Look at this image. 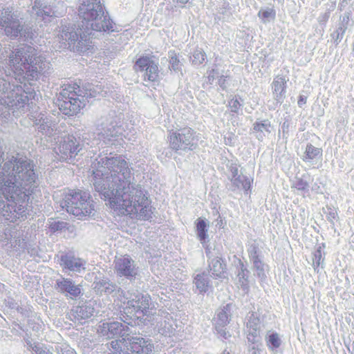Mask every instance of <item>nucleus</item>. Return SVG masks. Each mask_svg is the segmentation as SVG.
<instances>
[{
  "instance_id": "nucleus-48",
  "label": "nucleus",
  "mask_w": 354,
  "mask_h": 354,
  "mask_svg": "<svg viewBox=\"0 0 354 354\" xmlns=\"http://www.w3.org/2000/svg\"><path fill=\"white\" fill-rule=\"evenodd\" d=\"M327 220L334 225V221L339 219L338 214L335 208L326 206V210L324 211Z\"/></svg>"
},
{
  "instance_id": "nucleus-1",
  "label": "nucleus",
  "mask_w": 354,
  "mask_h": 354,
  "mask_svg": "<svg viewBox=\"0 0 354 354\" xmlns=\"http://www.w3.org/2000/svg\"><path fill=\"white\" fill-rule=\"evenodd\" d=\"M92 174L91 184L94 196H99L109 208L122 214H136L140 220L152 218L151 201L140 185L131 183L129 163L121 156L112 153H91Z\"/></svg>"
},
{
  "instance_id": "nucleus-25",
  "label": "nucleus",
  "mask_w": 354,
  "mask_h": 354,
  "mask_svg": "<svg viewBox=\"0 0 354 354\" xmlns=\"http://www.w3.org/2000/svg\"><path fill=\"white\" fill-rule=\"evenodd\" d=\"M287 79L285 76L277 75L273 80L272 83L273 88V96L277 104L281 105L286 98Z\"/></svg>"
},
{
  "instance_id": "nucleus-12",
  "label": "nucleus",
  "mask_w": 354,
  "mask_h": 354,
  "mask_svg": "<svg viewBox=\"0 0 354 354\" xmlns=\"http://www.w3.org/2000/svg\"><path fill=\"white\" fill-rule=\"evenodd\" d=\"M80 95L77 90L71 86L62 89L56 102L61 113L67 116L77 115L85 106L84 99Z\"/></svg>"
},
{
  "instance_id": "nucleus-53",
  "label": "nucleus",
  "mask_w": 354,
  "mask_h": 354,
  "mask_svg": "<svg viewBox=\"0 0 354 354\" xmlns=\"http://www.w3.org/2000/svg\"><path fill=\"white\" fill-rule=\"evenodd\" d=\"M227 167L228 168L229 171L231 173V176H229L228 178H234L237 176H239V169L236 162H229L227 164Z\"/></svg>"
},
{
  "instance_id": "nucleus-11",
  "label": "nucleus",
  "mask_w": 354,
  "mask_h": 354,
  "mask_svg": "<svg viewBox=\"0 0 354 354\" xmlns=\"http://www.w3.org/2000/svg\"><path fill=\"white\" fill-rule=\"evenodd\" d=\"M99 136L106 145H114V142L122 135V122L121 113L117 114L115 111H111L102 118L99 124Z\"/></svg>"
},
{
  "instance_id": "nucleus-7",
  "label": "nucleus",
  "mask_w": 354,
  "mask_h": 354,
  "mask_svg": "<svg viewBox=\"0 0 354 354\" xmlns=\"http://www.w3.org/2000/svg\"><path fill=\"white\" fill-rule=\"evenodd\" d=\"M127 301L123 302L120 319L128 325H135L141 316L147 315L151 304V297L138 291L131 293Z\"/></svg>"
},
{
  "instance_id": "nucleus-32",
  "label": "nucleus",
  "mask_w": 354,
  "mask_h": 354,
  "mask_svg": "<svg viewBox=\"0 0 354 354\" xmlns=\"http://www.w3.org/2000/svg\"><path fill=\"white\" fill-rule=\"evenodd\" d=\"M310 178V175L308 173H304L301 176H296L292 183L291 187L303 194L307 193L310 190L309 182Z\"/></svg>"
},
{
  "instance_id": "nucleus-35",
  "label": "nucleus",
  "mask_w": 354,
  "mask_h": 354,
  "mask_svg": "<svg viewBox=\"0 0 354 354\" xmlns=\"http://www.w3.org/2000/svg\"><path fill=\"white\" fill-rule=\"evenodd\" d=\"M322 154L323 150L322 148L316 147L311 143H308L306 145L302 160L304 162H310L315 160H319L322 158Z\"/></svg>"
},
{
  "instance_id": "nucleus-41",
  "label": "nucleus",
  "mask_w": 354,
  "mask_h": 354,
  "mask_svg": "<svg viewBox=\"0 0 354 354\" xmlns=\"http://www.w3.org/2000/svg\"><path fill=\"white\" fill-rule=\"evenodd\" d=\"M257 16L261 22L266 24L276 17V10L273 8H261L257 13Z\"/></svg>"
},
{
  "instance_id": "nucleus-36",
  "label": "nucleus",
  "mask_w": 354,
  "mask_h": 354,
  "mask_svg": "<svg viewBox=\"0 0 354 354\" xmlns=\"http://www.w3.org/2000/svg\"><path fill=\"white\" fill-rule=\"evenodd\" d=\"M246 328H260L262 329L263 324L260 318V313L257 311L250 310L246 316Z\"/></svg>"
},
{
  "instance_id": "nucleus-13",
  "label": "nucleus",
  "mask_w": 354,
  "mask_h": 354,
  "mask_svg": "<svg viewBox=\"0 0 354 354\" xmlns=\"http://www.w3.org/2000/svg\"><path fill=\"white\" fill-rule=\"evenodd\" d=\"M133 68L136 73H144L145 81L155 82L158 80V58L152 53L140 55L135 61Z\"/></svg>"
},
{
  "instance_id": "nucleus-18",
  "label": "nucleus",
  "mask_w": 354,
  "mask_h": 354,
  "mask_svg": "<svg viewBox=\"0 0 354 354\" xmlns=\"http://www.w3.org/2000/svg\"><path fill=\"white\" fill-rule=\"evenodd\" d=\"M154 344L152 339L142 337L128 339L124 350L120 354H153Z\"/></svg>"
},
{
  "instance_id": "nucleus-57",
  "label": "nucleus",
  "mask_w": 354,
  "mask_h": 354,
  "mask_svg": "<svg viewBox=\"0 0 354 354\" xmlns=\"http://www.w3.org/2000/svg\"><path fill=\"white\" fill-rule=\"evenodd\" d=\"M330 10H328V11L325 12L324 13L320 14L319 16L317 18V20L320 25L325 26L326 22L328 21L329 17H330Z\"/></svg>"
},
{
  "instance_id": "nucleus-47",
  "label": "nucleus",
  "mask_w": 354,
  "mask_h": 354,
  "mask_svg": "<svg viewBox=\"0 0 354 354\" xmlns=\"http://www.w3.org/2000/svg\"><path fill=\"white\" fill-rule=\"evenodd\" d=\"M346 31L345 28L337 26L336 30L330 34L331 40L336 46L342 40Z\"/></svg>"
},
{
  "instance_id": "nucleus-9",
  "label": "nucleus",
  "mask_w": 354,
  "mask_h": 354,
  "mask_svg": "<svg viewBox=\"0 0 354 354\" xmlns=\"http://www.w3.org/2000/svg\"><path fill=\"white\" fill-rule=\"evenodd\" d=\"M60 160L74 164L78 156H82L87 151L85 142L80 133L68 134L62 138L58 146Z\"/></svg>"
},
{
  "instance_id": "nucleus-44",
  "label": "nucleus",
  "mask_w": 354,
  "mask_h": 354,
  "mask_svg": "<svg viewBox=\"0 0 354 354\" xmlns=\"http://www.w3.org/2000/svg\"><path fill=\"white\" fill-rule=\"evenodd\" d=\"M262 329L260 328H247V340L248 343L259 344L261 345V333Z\"/></svg>"
},
{
  "instance_id": "nucleus-51",
  "label": "nucleus",
  "mask_w": 354,
  "mask_h": 354,
  "mask_svg": "<svg viewBox=\"0 0 354 354\" xmlns=\"http://www.w3.org/2000/svg\"><path fill=\"white\" fill-rule=\"evenodd\" d=\"M350 22V13L348 12H344V14L340 17V22L338 24L339 26L348 29Z\"/></svg>"
},
{
  "instance_id": "nucleus-62",
  "label": "nucleus",
  "mask_w": 354,
  "mask_h": 354,
  "mask_svg": "<svg viewBox=\"0 0 354 354\" xmlns=\"http://www.w3.org/2000/svg\"><path fill=\"white\" fill-rule=\"evenodd\" d=\"M61 352H62V354H77L75 351L71 348H62Z\"/></svg>"
},
{
  "instance_id": "nucleus-63",
  "label": "nucleus",
  "mask_w": 354,
  "mask_h": 354,
  "mask_svg": "<svg viewBox=\"0 0 354 354\" xmlns=\"http://www.w3.org/2000/svg\"><path fill=\"white\" fill-rule=\"evenodd\" d=\"M218 214H219L218 212H217ZM218 218L220 219H216V226H218V227L221 228V227H223L224 226V223H223V219L221 218V215L218 214Z\"/></svg>"
},
{
  "instance_id": "nucleus-40",
  "label": "nucleus",
  "mask_w": 354,
  "mask_h": 354,
  "mask_svg": "<svg viewBox=\"0 0 354 354\" xmlns=\"http://www.w3.org/2000/svg\"><path fill=\"white\" fill-rule=\"evenodd\" d=\"M207 59V55L202 48H196L194 49L192 55L189 57V61L194 66H198L202 64Z\"/></svg>"
},
{
  "instance_id": "nucleus-49",
  "label": "nucleus",
  "mask_w": 354,
  "mask_h": 354,
  "mask_svg": "<svg viewBox=\"0 0 354 354\" xmlns=\"http://www.w3.org/2000/svg\"><path fill=\"white\" fill-rule=\"evenodd\" d=\"M226 326H227L214 325L216 333L225 339H227L228 337H231L229 331L226 330Z\"/></svg>"
},
{
  "instance_id": "nucleus-2",
  "label": "nucleus",
  "mask_w": 354,
  "mask_h": 354,
  "mask_svg": "<svg viewBox=\"0 0 354 354\" xmlns=\"http://www.w3.org/2000/svg\"><path fill=\"white\" fill-rule=\"evenodd\" d=\"M32 160L19 153L6 160L0 171V191L6 202L0 201V209L26 214L30 201L37 196L38 174Z\"/></svg>"
},
{
  "instance_id": "nucleus-46",
  "label": "nucleus",
  "mask_w": 354,
  "mask_h": 354,
  "mask_svg": "<svg viewBox=\"0 0 354 354\" xmlns=\"http://www.w3.org/2000/svg\"><path fill=\"white\" fill-rule=\"evenodd\" d=\"M325 248V243H322L318 245L315 250L313 253V265L314 266L319 267L321 266L324 261V258L322 257V248Z\"/></svg>"
},
{
  "instance_id": "nucleus-39",
  "label": "nucleus",
  "mask_w": 354,
  "mask_h": 354,
  "mask_svg": "<svg viewBox=\"0 0 354 354\" xmlns=\"http://www.w3.org/2000/svg\"><path fill=\"white\" fill-rule=\"evenodd\" d=\"M247 252L250 261L259 258H264L260 245L256 240L249 243Z\"/></svg>"
},
{
  "instance_id": "nucleus-56",
  "label": "nucleus",
  "mask_w": 354,
  "mask_h": 354,
  "mask_svg": "<svg viewBox=\"0 0 354 354\" xmlns=\"http://www.w3.org/2000/svg\"><path fill=\"white\" fill-rule=\"evenodd\" d=\"M228 76L221 75L218 77V84L219 85L222 91H227V78Z\"/></svg>"
},
{
  "instance_id": "nucleus-5",
  "label": "nucleus",
  "mask_w": 354,
  "mask_h": 354,
  "mask_svg": "<svg viewBox=\"0 0 354 354\" xmlns=\"http://www.w3.org/2000/svg\"><path fill=\"white\" fill-rule=\"evenodd\" d=\"M0 28L11 40L18 39L32 44L36 38L32 25L24 21L20 12L11 6L0 9Z\"/></svg>"
},
{
  "instance_id": "nucleus-52",
  "label": "nucleus",
  "mask_w": 354,
  "mask_h": 354,
  "mask_svg": "<svg viewBox=\"0 0 354 354\" xmlns=\"http://www.w3.org/2000/svg\"><path fill=\"white\" fill-rule=\"evenodd\" d=\"M220 13L223 15L230 16L232 15V7L229 2L224 1L221 7L220 8Z\"/></svg>"
},
{
  "instance_id": "nucleus-14",
  "label": "nucleus",
  "mask_w": 354,
  "mask_h": 354,
  "mask_svg": "<svg viewBox=\"0 0 354 354\" xmlns=\"http://www.w3.org/2000/svg\"><path fill=\"white\" fill-rule=\"evenodd\" d=\"M86 279H93V289L99 296L121 295L124 292L120 286L100 271L88 274Z\"/></svg>"
},
{
  "instance_id": "nucleus-34",
  "label": "nucleus",
  "mask_w": 354,
  "mask_h": 354,
  "mask_svg": "<svg viewBox=\"0 0 354 354\" xmlns=\"http://www.w3.org/2000/svg\"><path fill=\"white\" fill-rule=\"evenodd\" d=\"M169 69L175 73H180L183 76V63L179 59V54L175 50H170L168 51Z\"/></svg>"
},
{
  "instance_id": "nucleus-23",
  "label": "nucleus",
  "mask_w": 354,
  "mask_h": 354,
  "mask_svg": "<svg viewBox=\"0 0 354 354\" xmlns=\"http://www.w3.org/2000/svg\"><path fill=\"white\" fill-rule=\"evenodd\" d=\"M194 225L196 238L205 248L209 241L208 234L209 221L206 218L200 216L195 220Z\"/></svg>"
},
{
  "instance_id": "nucleus-21",
  "label": "nucleus",
  "mask_w": 354,
  "mask_h": 354,
  "mask_svg": "<svg viewBox=\"0 0 354 354\" xmlns=\"http://www.w3.org/2000/svg\"><path fill=\"white\" fill-rule=\"evenodd\" d=\"M59 263L63 270H67L80 273L82 270L85 269V261L71 253L62 254L59 258Z\"/></svg>"
},
{
  "instance_id": "nucleus-64",
  "label": "nucleus",
  "mask_w": 354,
  "mask_h": 354,
  "mask_svg": "<svg viewBox=\"0 0 354 354\" xmlns=\"http://www.w3.org/2000/svg\"><path fill=\"white\" fill-rule=\"evenodd\" d=\"M350 243L351 244V248L354 251V234H352L349 239Z\"/></svg>"
},
{
  "instance_id": "nucleus-4",
  "label": "nucleus",
  "mask_w": 354,
  "mask_h": 354,
  "mask_svg": "<svg viewBox=\"0 0 354 354\" xmlns=\"http://www.w3.org/2000/svg\"><path fill=\"white\" fill-rule=\"evenodd\" d=\"M8 57L7 64L15 75L24 79L46 82L53 71L50 62L31 45L20 44Z\"/></svg>"
},
{
  "instance_id": "nucleus-3",
  "label": "nucleus",
  "mask_w": 354,
  "mask_h": 354,
  "mask_svg": "<svg viewBox=\"0 0 354 354\" xmlns=\"http://www.w3.org/2000/svg\"><path fill=\"white\" fill-rule=\"evenodd\" d=\"M78 16L81 19L75 24L62 25L59 34L62 42L71 51L79 54L91 52V38L95 33L110 34L119 30L111 19L101 0H80Z\"/></svg>"
},
{
  "instance_id": "nucleus-6",
  "label": "nucleus",
  "mask_w": 354,
  "mask_h": 354,
  "mask_svg": "<svg viewBox=\"0 0 354 354\" xmlns=\"http://www.w3.org/2000/svg\"><path fill=\"white\" fill-rule=\"evenodd\" d=\"M170 150L163 151L166 157H171L172 151L182 156L198 147V138L196 131L189 127L171 129L167 136Z\"/></svg>"
},
{
  "instance_id": "nucleus-20",
  "label": "nucleus",
  "mask_w": 354,
  "mask_h": 354,
  "mask_svg": "<svg viewBox=\"0 0 354 354\" xmlns=\"http://www.w3.org/2000/svg\"><path fill=\"white\" fill-rule=\"evenodd\" d=\"M55 290L71 299H76L83 295L82 286L81 284H76L75 281L70 278L61 277L55 281Z\"/></svg>"
},
{
  "instance_id": "nucleus-26",
  "label": "nucleus",
  "mask_w": 354,
  "mask_h": 354,
  "mask_svg": "<svg viewBox=\"0 0 354 354\" xmlns=\"http://www.w3.org/2000/svg\"><path fill=\"white\" fill-rule=\"evenodd\" d=\"M210 274L207 270H203L201 272L193 276V283L196 287V292L204 295L212 287Z\"/></svg>"
},
{
  "instance_id": "nucleus-54",
  "label": "nucleus",
  "mask_w": 354,
  "mask_h": 354,
  "mask_svg": "<svg viewBox=\"0 0 354 354\" xmlns=\"http://www.w3.org/2000/svg\"><path fill=\"white\" fill-rule=\"evenodd\" d=\"M259 344L248 343L247 346V354H260L261 349L259 346Z\"/></svg>"
},
{
  "instance_id": "nucleus-42",
  "label": "nucleus",
  "mask_w": 354,
  "mask_h": 354,
  "mask_svg": "<svg viewBox=\"0 0 354 354\" xmlns=\"http://www.w3.org/2000/svg\"><path fill=\"white\" fill-rule=\"evenodd\" d=\"M14 95V98L12 100L13 105L17 106L18 109L23 108L25 105L28 104L30 100L29 98L27 95L20 91L19 87H17Z\"/></svg>"
},
{
  "instance_id": "nucleus-28",
  "label": "nucleus",
  "mask_w": 354,
  "mask_h": 354,
  "mask_svg": "<svg viewBox=\"0 0 354 354\" xmlns=\"http://www.w3.org/2000/svg\"><path fill=\"white\" fill-rule=\"evenodd\" d=\"M271 126V122L268 119L263 120H257L253 123L252 127L250 129V133L254 134L259 141L262 142L266 137V133L268 134L271 133L270 129Z\"/></svg>"
},
{
  "instance_id": "nucleus-50",
  "label": "nucleus",
  "mask_w": 354,
  "mask_h": 354,
  "mask_svg": "<svg viewBox=\"0 0 354 354\" xmlns=\"http://www.w3.org/2000/svg\"><path fill=\"white\" fill-rule=\"evenodd\" d=\"M31 351L36 354H50V351L43 344L35 343V345L30 349Z\"/></svg>"
},
{
  "instance_id": "nucleus-27",
  "label": "nucleus",
  "mask_w": 354,
  "mask_h": 354,
  "mask_svg": "<svg viewBox=\"0 0 354 354\" xmlns=\"http://www.w3.org/2000/svg\"><path fill=\"white\" fill-rule=\"evenodd\" d=\"M94 311V307L91 304L86 302L82 306H77L71 309V315L75 320L82 324L83 320L89 319L93 315Z\"/></svg>"
},
{
  "instance_id": "nucleus-8",
  "label": "nucleus",
  "mask_w": 354,
  "mask_h": 354,
  "mask_svg": "<svg viewBox=\"0 0 354 354\" xmlns=\"http://www.w3.org/2000/svg\"><path fill=\"white\" fill-rule=\"evenodd\" d=\"M60 205L68 213L76 216L93 217L96 212L90 193L81 190L66 194Z\"/></svg>"
},
{
  "instance_id": "nucleus-22",
  "label": "nucleus",
  "mask_w": 354,
  "mask_h": 354,
  "mask_svg": "<svg viewBox=\"0 0 354 354\" xmlns=\"http://www.w3.org/2000/svg\"><path fill=\"white\" fill-rule=\"evenodd\" d=\"M230 183L226 185L227 189L234 193L241 194L243 191L245 194H248L251 189V183L253 180L246 176L239 175L234 178H228Z\"/></svg>"
},
{
  "instance_id": "nucleus-30",
  "label": "nucleus",
  "mask_w": 354,
  "mask_h": 354,
  "mask_svg": "<svg viewBox=\"0 0 354 354\" xmlns=\"http://www.w3.org/2000/svg\"><path fill=\"white\" fill-rule=\"evenodd\" d=\"M238 266L237 277L241 288L243 291L248 292L250 289L249 277L250 272L240 259H238Z\"/></svg>"
},
{
  "instance_id": "nucleus-16",
  "label": "nucleus",
  "mask_w": 354,
  "mask_h": 354,
  "mask_svg": "<svg viewBox=\"0 0 354 354\" xmlns=\"http://www.w3.org/2000/svg\"><path fill=\"white\" fill-rule=\"evenodd\" d=\"M27 5H32L31 15L35 17L36 21L44 22V24L50 23L52 19L59 17V13L53 7L49 5L46 0H23Z\"/></svg>"
},
{
  "instance_id": "nucleus-31",
  "label": "nucleus",
  "mask_w": 354,
  "mask_h": 354,
  "mask_svg": "<svg viewBox=\"0 0 354 354\" xmlns=\"http://www.w3.org/2000/svg\"><path fill=\"white\" fill-rule=\"evenodd\" d=\"M266 344L270 351L277 352L282 344L279 334L274 330H268L265 335Z\"/></svg>"
},
{
  "instance_id": "nucleus-24",
  "label": "nucleus",
  "mask_w": 354,
  "mask_h": 354,
  "mask_svg": "<svg viewBox=\"0 0 354 354\" xmlns=\"http://www.w3.org/2000/svg\"><path fill=\"white\" fill-rule=\"evenodd\" d=\"M16 79H18L20 84L17 85L19 90L22 93H24L28 96L29 100H38L37 92L39 93V86L37 84L39 80H30L28 79H24L20 75H16Z\"/></svg>"
},
{
  "instance_id": "nucleus-55",
  "label": "nucleus",
  "mask_w": 354,
  "mask_h": 354,
  "mask_svg": "<svg viewBox=\"0 0 354 354\" xmlns=\"http://www.w3.org/2000/svg\"><path fill=\"white\" fill-rule=\"evenodd\" d=\"M236 137L233 133H228L227 136L224 137V143L226 145L234 147L235 145Z\"/></svg>"
},
{
  "instance_id": "nucleus-17",
  "label": "nucleus",
  "mask_w": 354,
  "mask_h": 354,
  "mask_svg": "<svg viewBox=\"0 0 354 354\" xmlns=\"http://www.w3.org/2000/svg\"><path fill=\"white\" fill-rule=\"evenodd\" d=\"M114 264L115 272L118 277H123L130 281H134L139 276V268L136 262L128 254L116 257Z\"/></svg>"
},
{
  "instance_id": "nucleus-43",
  "label": "nucleus",
  "mask_w": 354,
  "mask_h": 354,
  "mask_svg": "<svg viewBox=\"0 0 354 354\" xmlns=\"http://www.w3.org/2000/svg\"><path fill=\"white\" fill-rule=\"evenodd\" d=\"M241 102H243V100L240 95H230L227 106L229 107L231 113L234 114L239 113V110L243 107V104L241 103Z\"/></svg>"
},
{
  "instance_id": "nucleus-33",
  "label": "nucleus",
  "mask_w": 354,
  "mask_h": 354,
  "mask_svg": "<svg viewBox=\"0 0 354 354\" xmlns=\"http://www.w3.org/2000/svg\"><path fill=\"white\" fill-rule=\"evenodd\" d=\"M250 261L255 272L254 275L261 281H264L267 278L266 272L269 270V266L264 262V258L255 259Z\"/></svg>"
},
{
  "instance_id": "nucleus-19",
  "label": "nucleus",
  "mask_w": 354,
  "mask_h": 354,
  "mask_svg": "<svg viewBox=\"0 0 354 354\" xmlns=\"http://www.w3.org/2000/svg\"><path fill=\"white\" fill-rule=\"evenodd\" d=\"M122 322L109 320L99 326L97 332L107 339H114L127 336L131 333L129 325Z\"/></svg>"
},
{
  "instance_id": "nucleus-58",
  "label": "nucleus",
  "mask_w": 354,
  "mask_h": 354,
  "mask_svg": "<svg viewBox=\"0 0 354 354\" xmlns=\"http://www.w3.org/2000/svg\"><path fill=\"white\" fill-rule=\"evenodd\" d=\"M289 127H290V124L288 120H286L282 123V124L281 126V131H282V134H283V138H288V133H289Z\"/></svg>"
},
{
  "instance_id": "nucleus-37",
  "label": "nucleus",
  "mask_w": 354,
  "mask_h": 354,
  "mask_svg": "<svg viewBox=\"0 0 354 354\" xmlns=\"http://www.w3.org/2000/svg\"><path fill=\"white\" fill-rule=\"evenodd\" d=\"M76 89L78 93L81 94L80 97L84 99L85 104L86 102H90V99L96 97L97 94L100 93V92L94 88V86L90 84L84 85L82 88L78 86Z\"/></svg>"
},
{
  "instance_id": "nucleus-59",
  "label": "nucleus",
  "mask_w": 354,
  "mask_h": 354,
  "mask_svg": "<svg viewBox=\"0 0 354 354\" xmlns=\"http://www.w3.org/2000/svg\"><path fill=\"white\" fill-rule=\"evenodd\" d=\"M24 340L26 342V344H27L28 349L29 351H30V349L32 348V346L34 345H35V344L32 343V340L30 339V335L28 333H26V335L24 337Z\"/></svg>"
},
{
  "instance_id": "nucleus-10",
  "label": "nucleus",
  "mask_w": 354,
  "mask_h": 354,
  "mask_svg": "<svg viewBox=\"0 0 354 354\" xmlns=\"http://www.w3.org/2000/svg\"><path fill=\"white\" fill-rule=\"evenodd\" d=\"M205 252L207 257V271L211 277L220 281L228 280L227 261L222 252V248L218 246L212 248L206 245Z\"/></svg>"
},
{
  "instance_id": "nucleus-60",
  "label": "nucleus",
  "mask_w": 354,
  "mask_h": 354,
  "mask_svg": "<svg viewBox=\"0 0 354 354\" xmlns=\"http://www.w3.org/2000/svg\"><path fill=\"white\" fill-rule=\"evenodd\" d=\"M307 102V96L299 95L298 97L297 104L299 107L302 108V106L306 104Z\"/></svg>"
},
{
  "instance_id": "nucleus-45",
  "label": "nucleus",
  "mask_w": 354,
  "mask_h": 354,
  "mask_svg": "<svg viewBox=\"0 0 354 354\" xmlns=\"http://www.w3.org/2000/svg\"><path fill=\"white\" fill-rule=\"evenodd\" d=\"M158 331L162 335L171 337L174 335L175 329L173 327L172 324L164 320L159 322V324L158 325Z\"/></svg>"
},
{
  "instance_id": "nucleus-38",
  "label": "nucleus",
  "mask_w": 354,
  "mask_h": 354,
  "mask_svg": "<svg viewBox=\"0 0 354 354\" xmlns=\"http://www.w3.org/2000/svg\"><path fill=\"white\" fill-rule=\"evenodd\" d=\"M48 225L50 232L53 234L62 232L66 230H68L71 227L70 223L68 222L54 218H49L48 219Z\"/></svg>"
},
{
  "instance_id": "nucleus-29",
  "label": "nucleus",
  "mask_w": 354,
  "mask_h": 354,
  "mask_svg": "<svg viewBox=\"0 0 354 354\" xmlns=\"http://www.w3.org/2000/svg\"><path fill=\"white\" fill-rule=\"evenodd\" d=\"M235 309L236 306L233 303H228L221 306L217 311L214 325L227 326L230 323L232 313Z\"/></svg>"
},
{
  "instance_id": "nucleus-61",
  "label": "nucleus",
  "mask_w": 354,
  "mask_h": 354,
  "mask_svg": "<svg viewBox=\"0 0 354 354\" xmlns=\"http://www.w3.org/2000/svg\"><path fill=\"white\" fill-rule=\"evenodd\" d=\"M111 344L113 348L115 350V353H120L121 352V350H122V348L119 346L118 340L112 341Z\"/></svg>"
},
{
  "instance_id": "nucleus-15",
  "label": "nucleus",
  "mask_w": 354,
  "mask_h": 354,
  "mask_svg": "<svg viewBox=\"0 0 354 354\" xmlns=\"http://www.w3.org/2000/svg\"><path fill=\"white\" fill-rule=\"evenodd\" d=\"M32 126L35 128L37 136L42 138L44 136L47 141L56 135L57 123L53 117L46 112H39L31 115Z\"/></svg>"
}]
</instances>
